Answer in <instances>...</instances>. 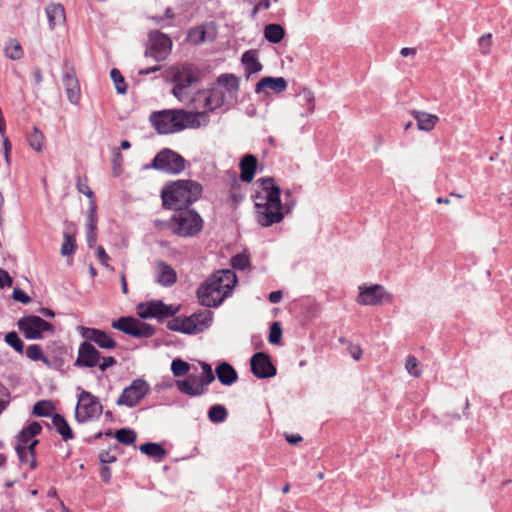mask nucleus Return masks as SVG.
I'll list each match as a JSON object with an SVG mask.
<instances>
[{"label":"nucleus","instance_id":"obj_1","mask_svg":"<svg viewBox=\"0 0 512 512\" xmlns=\"http://www.w3.org/2000/svg\"><path fill=\"white\" fill-rule=\"evenodd\" d=\"M205 112H192L184 109H164L154 111L149 120L156 132L160 135H169L185 129H196L201 126L200 117Z\"/></svg>","mask_w":512,"mask_h":512},{"label":"nucleus","instance_id":"obj_2","mask_svg":"<svg viewBox=\"0 0 512 512\" xmlns=\"http://www.w3.org/2000/svg\"><path fill=\"white\" fill-rule=\"evenodd\" d=\"M203 187L190 179L168 182L161 190L162 205L165 209L178 211L189 207L201 198Z\"/></svg>","mask_w":512,"mask_h":512},{"label":"nucleus","instance_id":"obj_3","mask_svg":"<svg viewBox=\"0 0 512 512\" xmlns=\"http://www.w3.org/2000/svg\"><path fill=\"white\" fill-rule=\"evenodd\" d=\"M204 220L195 209L174 211L168 221V228L180 237H195L203 229Z\"/></svg>","mask_w":512,"mask_h":512},{"label":"nucleus","instance_id":"obj_4","mask_svg":"<svg viewBox=\"0 0 512 512\" xmlns=\"http://www.w3.org/2000/svg\"><path fill=\"white\" fill-rule=\"evenodd\" d=\"M146 168H152L168 175H178L186 168V160L178 152L170 149H161Z\"/></svg>","mask_w":512,"mask_h":512},{"label":"nucleus","instance_id":"obj_5","mask_svg":"<svg viewBox=\"0 0 512 512\" xmlns=\"http://www.w3.org/2000/svg\"><path fill=\"white\" fill-rule=\"evenodd\" d=\"M103 413V405L97 396L91 392L82 390L78 395L75 408V419L78 423H86L92 419H98Z\"/></svg>","mask_w":512,"mask_h":512},{"label":"nucleus","instance_id":"obj_6","mask_svg":"<svg viewBox=\"0 0 512 512\" xmlns=\"http://www.w3.org/2000/svg\"><path fill=\"white\" fill-rule=\"evenodd\" d=\"M199 71L194 64H183L173 74L172 94L179 100L184 101L188 98L187 89L195 82L199 81Z\"/></svg>","mask_w":512,"mask_h":512},{"label":"nucleus","instance_id":"obj_7","mask_svg":"<svg viewBox=\"0 0 512 512\" xmlns=\"http://www.w3.org/2000/svg\"><path fill=\"white\" fill-rule=\"evenodd\" d=\"M202 369V375L198 379V383L193 385L188 379L176 380V387L178 390L189 396L198 397L207 392V386L215 380V375L210 364L206 362H199Z\"/></svg>","mask_w":512,"mask_h":512},{"label":"nucleus","instance_id":"obj_8","mask_svg":"<svg viewBox=\"0 0 512 512\" xmlns=\"http://www.w3.org/2000/svg\"><path fill=\"white\" fill-rule=\"evenodd\" d=\"M112 328L117 329L135 338H149L155 334V328L146 322L133 316H122L111 323Z\"/></svg>","mask_w":512,"mask_h":512},{"label":"nucleus","instance_id":"obj_9","mask_svg":"<svg viewBox=\"0 0 512 512\" xmlns=\"http://www.w3.org/2000/svg\"><path fill=\"white\" fill-rule=\"evenodd\" d=\"M17 326L28 340L43 338V332H54V326L37 315H25L17 322Z\"/></svg>","mask_w":512,"mask_h":512},{"label":"nucleus","instance_id":"obj_10","mask_svg":"<svg viewBox=\"0 0 512 512\" xmlns=\"http://www.w3.org/2000/svg\"><path fill=\"white\" fill-rule=\"evenodd\" d=\"M178 311V307L167 305L162 300L140 302L136 306L137 316L141 319L156 318L159 321H162L165 318L174 316Z\"/></svg>","mask_w":512,"mask_h":512},{"label":"nucleus","instance_id":"obj_11","mask_svg":"<svg viewBox=\"0 0 512 512\" xmlns=\"http://www.w3.org/2000/svg\"><path fill=\"white\" fill-rule=\"evenodd\" d=\"M150 391V385L142 378L134 379L116 400L118 406L135 407Z\"/></svg>","mask_w":512,"mask_h":512},{"label":"nucleus","instance_id":"obj_12","mask_svg":"<svg viewBox=\"0 0 512 512\" xmlns=\"http://www.w3.org/2000/svg\"><path fill=\"white\" fill-rule=\"evenodd\" d=\"M149 47L144 55L151 57L157 62L164 61L171 52L172 40L170 37L158 30L151 31L148 35Z\"/></svg>","mask_w":512,"mask_h":512},{"label":"nucleus","instance_id":"obj_13","mask_svg":"<svg viewBox=\"0 0 512 512\" xmlns=\"http://www.w3.org/2000/svg\"><path fill=\"white\" fill-rule=\"evenodd\" d=\"M237 281L235 272L230 269L218 270L205 280L212 287V291L225 294V298L231 294Z\"/></svg>","mask_w":512,"mask_h":512},{"label":"nucleus","instance_id":"obj_14","mask_svg":"<svg viewBox=\"0 0 512 512\" xmlns=\"http://www.w3.org/2000/svg\"><path fill=\"white\" fill-rule=\"evenodd\" d=\"M62 68V82L65 88L67 99L71 104L78 105L81 91L75 69L68 59L64 60Z\"/></svg>","mask_w":512,"mask_h":512},{"label":"nucleus","instance_id":"obj_15","mask_svg":"<svg viewBox=\"0 0 512 512\" xmlns=\"http://www.w3.org/2000/svg\"><path fill=\"white\" fill-rule=\"evenodd\" d=\"M359 289L357 302L361 305L378 306L385 301L388 303L392 301V295L382 285L374 284L369 287H360Z\"/></svg>","mask_w":512,"mask_h":512},{"label":"nucleus","instance_id":"obj_16","mask_svg":"<svg viewBox=\"0 0 512 512\" xmlns=\"http://www.w3.org/2000/svg\"><path fill=\"white\" fill-rule=\"evenodd\" d=\"M254 202L256 221L261 227H270L284 219L283 208L259 201Z\"/></svg>","mask_w":512,"mask_h":512},{"label":"nucleus","instance_id":"obj_17","mask_svg":"<svg viewBox=\"0 0 512 512\" xmlns=\"http://www.w3.org/2000/svg\"><path fill=\"white\" fill-rule=\"evenodd\" d=\"M250 368L253 375L258 379L274 377L277 369L272 363L271 357L265 352H256L250 359Z\"/></svg>","mask_w":512,"mask_h":512},{"label":"nucleus","instance_id":"obj_18","mask_svg":"<svg viewBox=\"0 0 512 512\" xmlns=\"http://www.w3.org/2000/svg\"><path fill=\"white\" fill-rule=\"evenodd\" d=\"M77 331L82 338L91 343H95L101 349L112 350L117 347V342L113 339L111 334L104 330L78 326Z\"/></svg>","mask_w":512,"mask_h":512},{"label":"nucleus","instance_id":"obj_19","mask_svg":"<svg viewBox=\"0 0 512 512\" xmlns=\"http://www.w3.org/2000/svg\"><path fill=\"white\" fill-rule=\"evenodd\" d=\"M258 181L261 182L262 189L266 192V195L263 196L260 192H256L252 196L254 201H259L283 208L281 201L282 190L279 185L275 184L274 178L264 177L260 178Z\"/></svg>","mask_w":512,"mask_h":512},{"label":"nucleus","instance_id":"obj_20","mask_svg":"<svg viewBox=\"0 0 512 512\" xmlns=\"http://www.w3.org/2000/svg\"><path fill=\"white\" fill-rule=\"evenodd\" d=\"M101 360V353L88 340L81 342L78 348V355L74 362V366L79 368L96 367Z\"/></svg>","mask_w":512,"mask_h":512},{"label":"nucleus","instance_id":"obj_21","mask_svg":"<svg viewBox=\"0 0 512 512\" xmlns=\"http://www.w3.org/2000/svg\"><path fill=\"white\" fill-rule=\"evenodd\" d=\"M196 296L199 304L207 308H217L225 300V294L212 291V287L205 281L197 288Z\"/></svg>","mask_w":512,"mask_h":512},{"label":"nucleus","instance_id":"obj_22","mask_svg":"<svg viewBox=\"0 0 512 512\" xmlns=\"http://www.w3.org/2000/svg\"><path fill=\"white\" fill-rule=\"evenodd\" d=\"M186 319L189 321V328L193 330L191 334L195 335L205 331L212 325L213 312L210 310H198L190 316H186Z\"/></svg>","mask_w":512,"mask_h":512},{"label":"nucleus","instance_id":"obj_23","mask_svg":"<svg viewBox=\"0 0 512 512\" xmlns=\"http://www.w3.org/2000/svg\"><path fill=\"white\" fill-rule=\"evenodd\" d=\"M258 165V159L253 154H245L239 163L240 179L243 182L250 183L255 176Z\"/></svg>","mask_w":512,"mask_h":512},{"label":"nucleus","instance_id":"obj_24","mask_svg":"<svg viewBox=\"0 0 512 512\" xmlns=\"http://www.w3.org/2000/svg\"><path fill=\"white\" fill-rule=\"evenodd\" d=\"M218 381L224 386H231L238 380L236 369L228 362L222 361L215 368Z\"/></svg>","mask_w":512,"mask_h":512},{"label":"nucleus","instance_id":"obj_25","mask_svg":"<svg viewBox=\"0 0 512 512\" xmlns=\"http://www.w3.org/2000/svg\"><path fill=\"white\" fill-rule=\"evenodd\" d=\"M156 282L163 287H171L177 281L176 271L165 261L157 262Z\"/></svg>","mask_w":512,"mask_h":512},{"label":"nucleus","instance_id":"obj_26","mask_svg":"<svg viewBox=\"0 0 512 512\" xmlns=\"http://www.w3.org/2000/svg\"><path fill=\"white\" fill-rule=\"evenodd\" d=\"M287 85V81L283 77L266 76L257 82L255 92L262 93L265 92L267 88H269L275 93H281L286 90Z\"/></svg>","mask_w":512,"mask_h":512},{"label":"nucleus","instance_id":"obj_27","mask_svg":"<svg viewBox=\"0 0 512 512\" xmlns=\"http://www.w3.org/2000/svg\"><path fill=\"white\" fill-rule=\"evenodd\" d=\"M42 431V426L37 421H32L27 426L23 427L20 432L15 436V446L24 447Z\"/></svg>","mask_w":512,"mask_h":512},{"label":"nucleus","instance_id":"obj_28","mask_svg":"<svg viewBox=\"0 0 512 512\" xmlns=\"http://www.w3.org/2000/svg\"><path fill=\"white\" fill-rule=\"evenodd\" d=\"M225 98L226 96L223 90L213 88L204 94V107L207 111L213 112L223 106Z\"/></svg>","mask_w":512,"mask_h":512},{"label":"nucleus","instance_id":"obj_29","mask_svg":"<svg viewBox=\"0 0 512 512\" xmlns=\"http://www.w3.org/2000/svg\"><path fill=\"white\" fill-rule=\"evenodd\" d=\"M241 61L245 67L247 77L252 74L258 73L262 70L263 66L258 59L256 50H247L242 54Z\"/></svg>","mask_w":512,"mask_h":512},{"label":"nucleus","instance_id":"obj_30","mask_svg":"<svg viewBox=\"0 0 512 512\" xmlns=\"http://www.w3.org/2000/svg\"><path fill=\"white\" fill-rule=\"evenodd\" d=\"M52 424L64 442L74 439L73 430L63 415L54 413L52 415Z\"/></svg>","mask_w":512,"mask_h":512},{"label":"nucleus","instance_id":"obj_31","mask_svg":"<svg viewBox=\"0 0 512 512\" xmlns=\"http://www.w3.org/2000/svg\"><path fill=\"white\" fill-rule=\"evenodd\" d=\"M139 450L142 454L147 455L157 461H161L167 454L166 449L157 442H146L139 446Z\"/></svg>","mask_w":512,"mask_h":512},{"label":"nucleus","instance_id":"obj_32","mask_svg":"<svg viewBox=\"0 0 512 512\" xmlns=\"http://www.w3.org/2000/svg\"><path fill=\"white\" fill-rule=\"evenodd\" d=\"M264 38L271 44L280 43L285 37V29L277 23L267 24L263 30Z\"/></svg>","mask_w":512,"mask_h":512},{"label":"nucleus","instance_id":"obj_33","mask_svg":"<svg viewBox=\"0 0 512 512\" xmlns=\"http://www.w3.org/2000/svg\"><path fill=\"white\" fill-rule=\"evenodd\" d=\"M46 14L51 29L65 20V10L61 4H49L46 7Z\"/></svg>","mask_w":512,"mask_h":512},{"label":"nucleus","instance_id":"obj_34","mask_svg":"<svg viewBox=\"0 0 512 512\" xmlns=\"http://www.w3.org/2000/svg\"><path fill=\"white\" fill-rule=\"evenodd\" d=\"M415 120L417 121V126L419 130L430 131L436 125L438 117L436 115H432L426 112H416Z\"/></svg>","mask_w":512,"mask_h":512},{"label":"nucleus","instance_id":"obj_35","mask_svg":"<svg viewBox=\"0 0 512 512\" xmlns=\"http://www.w3.org/2000/svg\"><path fill=\"white\" fill-rule=\"evenodd\" d=\"M172 317L173 318L168 320L167 324H166V326L169 330L174 331V332H179L182 334L192 335L191 334L192 330L188 326L189 321H188V319H186V316H178V317L172 316Z\"/></svg>","mask_w":512,"mask_h":512},{"label":"nucleus","instance_id":"obj_36","mask_svg":"<svg viewBox=\"0 0 512 512\" xmlns=\"http://www.w3.org/2000/svg\"><path fill=\"white\" fill-rule=\"evenodd\" d=\"M207 417L212 423H223L228 417V411L222 404H214L208 409Z\"/></svg>","mask_w":512,"mask_h":512},{"label":"nucleus","instance_id":"obj_37","mask_svg":"<svg viewBox=\"0 0 512 512\" xmlns=\"http://www.w3.org/2000/svg\"><path fill=\"white\" fill-rule=\"evenodd\" d=\"M218 84L225 86L226 90L230 94L237 93L239 90V78L234 74H221L217 78Z\"/></svg>","mask_w":512,"mask_h":512},{"label":"nucleus","instance_id":"obj_38","mask_svg":"<svg viewBox=\"0 0 512 512\" xmlns=\"http://www.w3.org/2000/svg\"><path fill=\"white\" fill-rule=\"evenodd\" d=\"M116 440L123 445H132L137 439V433L132 428H120L114 432Z\"/></svg>","mask_w":512,"mask_h":512},{"label":"nucleus","instance_id":"obj_39","mask_svg":"<svg viewBox=\"0 0 512 512\" xmlns=\"http://www.w3.org/2000/svg\"><path fill=\"white\" fill-rule=\"evenodd\" d=\"M54 409L55 406L51 400H40L34 404L32 413L37 417H52Z\"/></svg>","mask_w":512,"mask_h":512},{"label":"nucleus","instance_id":"obj_40","mask_svg":"<svg viewBox=\"0 0 512 512\" xmlns=\"http://www.w3.org/2000/svg\"><path fill=\"white\" fill-rule=\"evenodd\" d=\"M6 57L11 60H19L23 57L24 51L20 42L16 39H10L4 48Z\"/></svg>","mask_w":512,"mask_h":512},{"label":"nucleus","instance_id":"obj_41","mask_svg":"<svg viewBox=\"0 0 512 512\" xmlns=\"http://www.w3.org/2000/svg\"><path fill=\"white\" fill-rule=\"evenodd\" d=\"M299 101L302 106H305L307 109L306 114H312L315 109V97L311 90L307 88H303L299 92Z\"/></svg>","mask_w":512,"mask_h":512},{"label":"nucleus","instance_id":"obj_42","mask_svg":"<svg viewBox=\"0 0 512 512\" xmlns=\"http://www.w3.org/2000/svg\"><path fill=\"white\" fill-rule=\"evenodd\" d=\"M205 39L206 29L203 25L190 28L187 32V40L194 45H200L205 41Z\"/></svg>","mask_w":512,"mask_h":512},{"label":"nucleus","instance_id":"obj_43","mask_svg":"<svg viewBox=\"0 0 512 512\" xmlns=\"http://www.w3.org/2000/svg\"><path fill=\"white\" fill-rule=\"evenodd\" d=\"M15 452L20 464H27L31 470H35L38 467L36 455H33L32 458L24 447L15 446Z\"/></svg>","mask_w":512,"mask_h":512},{"label":"nucleus","instance_id":"obj_44","mask_svg":"<svg viewBox=\"0 0 512 512\" xmlns=\"http://www.w3.org/2000/svg\"><path fill=\"white\" fill-rule=\"evenodd\" d=\"M27 141L32 149L40 152L43 148L44 135L36 126H34L32 132L27 136Z\"/></svg>","mask_w":512,"mask_h":512},{"label":"nucleus","instance_id":"obj_45","mask_svg":"<svg viewBox=\"0 0 512 512\" xmlns=\"http://www.w3.org/2000/svg\"><path fill=\"white\" fill-rule=\"evenodd\" d=\"M26 356L32 361H41L49 365V359L44 355L42 347L39 344H31L26 349Z\"/></svg>","mask_w":512,"mask_h":512},{"label":"nucleus","instance_id":"obj_46","mask_svg":"<svg viewBox=\"0 0 512 512\" xmlns=\"http://www.w3.org/2000/svg\"><path fill=\"white\" fill-rule=\"evenodd\" d=\"M4 340L17 353L22 354L24 352V342L22 341L17 332L10 331L6 333Z\"/></svg>","mask_w":512,"mask_h":512},{"label":"nucleus","instance_id":"obj_47","mask_svg":"<svg viewBox=\"0 0 512 512\" xmlns=\"http://www.w3.org/2000/svg\"><path fill=\"white\" fill-rule=\"evenodd\" d=\"M63 238L64 241L61 246V255L70 256L75 252L77 247L75 236L70 234L69 232H64Z\"/></svg>","mask_w":512,"mask_h":512},{"label":"nucleus","instance_id":"obj_48","mask_svg":"<svg viewBox=\"0 0 512 512\" xmlns=\"http://www.w3.org/2000/svg\"><path fill=\"white\" fill-rule=\"evenodd\" d=\"M97 204L95 200L89 201V208L86 219V230H97Z\"/></svg>","mask_w":512,"mask_h":512},{"label":"nucleus","instance_id":"obj_49","mask_svg":"<svg viewBox=\"0 0 512 512\" xmlns=\"http://www.w3.org/2000/svg\"><path fill=\"white\" fill-rule=\"evenodd\" d=\"M110 77L114 82L115 89L118 94H125L127 92V84L125 78L117 68H113L110 71Z\"/></svg>","mask_w":512,"mask_h":512},{"label":"nucleus","instance_id":"obj_50","mask_svg":"<svg viewBox=\"0 0 512 512\" xmlns=\"http://www.w3.org/2000/svg\"><path fill=\"white\" fill-rule=\"evenodd\" d=\"M171 372L175 377H181L190 370V364L181 358H175L171 362Z\"/></svg>","mask_w":512,"mask_h":512},{"label":"nucleus","instance_id":"obj_51","mask_svg":"<svg viewBox=\"0 0 512 512\" xmlns=\"http://www.w3.org/2000/svg\"><path fill=\"white\" fill-rule=\"evenodd\" d=\"M251 265L249 255L238 253L231 258V266L235 270L244 271Z\"/></svg>","mask_w":512,"mask_h":512},{"label":"nucleus","instance_id":"obj_52","mask_svg":"<svg viewBox=\"0 0 512 512\" xmlns=\"http://www.w3.org/2000/svg\"><path fill=\"white\" fill-rule=\"evenodd\" d=\"M282 337V328L279 322H273L270 326L268 342L270 344H278Z\"/></svg>","mask_w":512,"mask_h":512},{"label":"nucleus","instance_id":"obj_53","mask_svg":"<svg viewBox=\"0 0 512 512\" xmlns=\"http://www.w3.org/2000/svg\"><path fill=\"white\" fill-rule=\"evenodd\" d=\"M478 46L481 54L488 55L492 46V34L486 33L479 37Z\"/></svg>","mask_w":512,"mask_h":512},{"label":"nucleus","instance_id":"obj_54","mask_svg":"<svg viewBox=\"0 0 512 512\" xmlns=\"http://www.w3.org/2000/svg\"><path fill=\"white\" fill-rule=\"evenodd\" d=\"M417 366H418L417 358L413 355H409L406 358L405 368H406L407 372L413 377H419L421 375V372L417 369Z\"/></svg>","mask_w":512,"mask_h":512},{"label":"nucleus","instance_id":"obj_55","mask_svg":"<svg viewBox=\"0 0 512 512\" xmlns=\"http://www.w3.org/2000/svg\"><path fill=\"white\" fill-rule=\"evenodd\" d=\"M10 391L3 384H0V415L10 404Z\"/></svg>","mask_w":512,"mask_h":512},{"label":"nucleus","instance_id":"obj_56","mask_svg":"<svg viewBox=\"0 0 512 512\" xmlns=\"http://www.w3.org/2000/svg\"><path fill=\"white\" fill-rule=\"evenodd\" d=\"M99 461L101 466H108L107 464L114 463L117 460V457L111 453L110 450H102L99 455Z\"/></svg>","mask_w":512,"mask_h":512},{"label":"nucleus","instance_id":"obj_57","mask_svg":"<svg viewBox=\"0 0 512 512\" xmlns=\"http://www.w3.org/2000/svg\"><path fill=\"white\" fill-rule=\"evenodd\" d=\"M12 297L15 301L22 304H28L31 301V297L21 288H14Z\"/></svg>","mask_w":512,"mask_h":512},{"label":"nucleus","instance_id":"obj_58","mask_svg":"<svg viewBox=\"0 0 512 512\" xmlns=\"http://www.w3.org/2000/svg\"><path fill=\"white\" fill-rule=\"evenodd\" d=\"M77 189L80 193L84 194L85 196H87L90 201L91 200H95L94 199V193L93 191L90 189V187L88 186V184L85 182H82L81 179L79 178L78 181H77Z\"/></svg>","mask_w":512,"mask_h":512},{"label":"nucleus","instance_id":"obj_59","mask_svg":"<svg viewBox=\"0 0 512 512\" xmlns=\"http://www.w3.org/2000/svg\"><path fill=\"white\" fill-rule=\"evenodd\" d=\"M117 363L116 359L112 356H107V357H103L102 358V361L98 363V368L100 369V371L104 372L106 371L108 368L114 366L115 364Z\"/></svg>","mask_w":512,"mask_h":512},{"label":"nucleus","instance_id":"obj_60","mask_svg":"<svg viewBox=\"0 0 512 512\" xmlns=\"http://www.w3.org/2000/svg\"><path fill=\"white\" fill-rule=\"evenodd\" d=\"M96 255H97V258L99 260V262L105 266V267H109L108 265V260H109V255L106 253L105 249L103 246H98L97 249H96Z\"/></svg>","mask_w":512,"mask_h":512},{"label":"nucleus","instance_id":"obj_61","mask_svg":"<svg viewBox=\"0 0 512 512\" xmlns=\"http://www.w3.org/2000/svg\"><path fill=\"white\" fill-rule=\"evenodd\" d=\"M12 285V278L5 270H0V288L10 287Z\"/></svg>","mask_w":512,"mask_h":512},{"label":"nucleus","instance_id":"obj_62","mask_svg":"<svg viewBox=\"0 0 512 512\" xmlns=\"http://www.w3.org/2000/svg\"><path fill=\"white\" fill-rule=\"evenodd\" d=\"M86 241L88 247L90 249L93 248L97 241V230H86Z\"/></svg>","mask_w":512,"mask_h":512},{"label":"nucleus","instance_id":"obj_63","mask_svg":"<svg viewBox=\"0 0 512 512\" xmlns=\"http://www.w3.org/2000/svg\"><path fill=\"white\" fill-rule=\"evenodd\" d=\"M271 5L270 0H262L261 2L255 4L252 8L251 15L254 17L260 9H269Z\"/></svg>","mask_w":512,"mask_h":512},{"label":"nucleus","instance_id":"obj_64","mask_svg":"<svg viewBox=\"0 0 512 512\" xmlns=\"http://www.w3.org/2000/svg\"><path fill=\"white\" fill-rule=\"evenodd\" d=\"M100 477L104 483H109L112 477V472L109 466L100 467Z\"/></svg>","mask_w":512,"mask_h":512}]
</instances>
